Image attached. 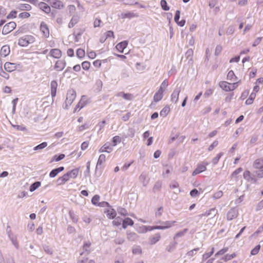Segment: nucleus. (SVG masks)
Segmentation results:
<instances>
[{
	"instance_id": "4c0bfd02",
	"label": "nucleus",
	"mask_w": 263,
	"mask_h": 263,
	"mask_svg": "<svg viewBox=\"0 0 263 263\" xmlns=\"http://www.w3.org/2000/svg\"><path fill=\"white\" fill-rule=\"evenodd\" d=\"M170 111V107L165 106L160 111V115L161 116L165 117H166Z\"/></svg>"
},
{
	"instance_id": "4d7b16f0",
	"label": "nucleus",
	"mask_w": 263,
	"mask_h": 263,
	"mask_svg": "<svg viewBox=\"0 0 263 263\" xmlns=\"http://www.w3.org/2000/svg\"><path fill=\"white\" fill-rule=\"evenodd\" d=\"M222 155H223L222 153H220L218 154L217 155V156L213 159L212 163L214 164H216L218 163V162L219 161V160L220 158V157L222 156Z\"/></svg>"
},
{
	"instance_id": "052dcab7",
	"label": "nucleus",
	"mask_w": 263,
	"mask_h": 263,
	"mask_svg": "<svg viewBox=\"0 0 263 263\" xmlns=\"http://www.w3.org/2000/svg\"><path fill=\"white\" fill-rule=\"evenodd\" d=\"M9 237L11 240L12 244L15 246V247L16 249H18L19 245H18V242L16 240V238L14 237H11L10 235H9Z\"/></svg>"
},
{
	"instance_id": "e433bc0d",
	"label": "nucleus",
	"mask_w": 263,
	"mask_h": 263,
	"mask_svg": "<svg viewBox=\"0 0 263 263\" xmlns=\"http://www.w3.org/2000/svg\"><path fill=\"white\" fill-rule=\"evenodd\" d=\"M256 97V93L255 92H252L249 98L246 101V104L247 105H251L253 103V101Z\"/></svg>"
},
{
	"instance_id": "cd10ccee",
	"label": "nucleus",
	"mask_w": 263,
	"mask_h": 263,
	"mask_svg": "<svg viewBox=\"0 0 263 263\" xmlns=\"http://www.w3.org/2000/svg\"><path fill=\"white\" fill-rule=\"evenodd\" d=\"M135 129L134 128H129L127 130V133L123 135L124 138L128 137L133 138L135 136Z\"/></svg>"
},
{
	"instance_id": "1a4fd4ad",
	"label": "nucleus",
	"mask_w": 263,
	"mask_h": 263,
	"mask_svg": "<svg viewBox=\"0 0 263 263\" xmlns=\"http://www.w3.org/2000/svg\"><path fill=\"white\" fill-rule=\"evenodd\" d=\"M66 65V63L65 60H58L55 63L54 69L59 71H61L64 69Z\"/></svg>"
},
{
	"instance_id": "c85d7f7f",
	"label": "nucleus",
	"mask_w": 263,
	"mask_h": 263,
	"mask_svg": "<svg viewBox=\"0 0 263 263\" xmlns=\"http://www.w3.org/2000/svg\"><path fill=\"white\" fill-rule=\"evenodd\" d=\"M163 96V92L158 90L154 96V101L156 102L160 101Z\"/></svg>"
},
{
	"instance_id": "8fccbe9b",
	"label": "nucleus",
	"mask_w": 263,
	"mask_h": 263,
	"mask_svg": "<svg viewBox=\"0 0 263 263\" xmlns=\"http://www.w3.org/2000/svg\"><path fill=\"white\" fill-rule=\"evenodd\" d=\"M235 257H236V254L235 253H233V254H230H230H227L224 257H223L222 258V259L223 260L225 261H227L228 260H230L233 259Z\"/></svg>"
},
{
	"instance_id": "de8ad7c7",
	"label": "nucleus",
	"mask_w": 263,
	"mask_h": 263,
	"mask_svg": "<svg viewBox=\"0 0 263 263\" xmlns=\"http://www.w3.org/2000/svg\"><path fill=\"white\" fill-rule=\"evenodd\" d=\"M106 157L104 154H101L100 155L99 159L97 162V166L101 165L105 161Z\"/></svg>"
},
{
	"instance_id": "423d86ee",
	"label": "nucleus",
	"mask_w": 263,
	"mask_h": 263,
	"mask_svg": "<svg viewBox=\"0 0 263 263\" xmlns=\"http://www.w3.org/2000/svg\"><path fill=\"white\" fill-rule=\"evenodd\" d=\"M40 30L45 37H48L49 36V30L47 25L44 22H41L40 24Z\"/></svg>"
},
{
	"instance_id": "c756f323",
	"label": "nucleus",
	"mask_w": 263,
	"mask_h": 263,
	"mask_svg": "<svg viewBox=\"0 0 263 263\" xmlns=\"http://www.w3.org/2000/svg\"><path fill=\"white\" fill-rule=\"evenodd\" d=\"M177 244H178V243L177 241H172L166 247V250L168 252H172L176 248Z\"/></svg>"
},
{
	"instance_id": "ea45409f",
	"label": "nucleus",
	"mask_w": 263,
	"mask_h": 263,
	"mask_svg": "<svg viewBox=\"0 0 263 263\" xmlns=\"http://www.w3.org/2000/svg\"><path fill=\"white\" fill-rule=\"evenodd\" d=\"M167 86H168V81H167V80L165 79L161 83L160 87L159 89H158V90L163 92L165 91V89L167 88Z\"/></svg>"
},
{
	"instance_id": "0e129e2a",
	"label": "nucleus",
	"mask_w": 263,
	"mask_h": 263,
	"mask_svg": "<svg viewBox=\"0 0 263 263\" xmlns=\"http://www.w3.org/2000/svg\"><path fill=\"white\" fill-rule=\"evenodd\" d=\"M65 157L64 154H60L59 155H55L53 157V160H55V161H59L63 159H64Z\"/></svg>"
},
{
	"instance_id": "f704fd0d",
	"label": "nucleus",
	"mask_w": 263,
	"mask_h": 263,
	"mask_svg": "<svg viewBox=\"0 0 263 263\" xmlns=\"http://www.w3.org/2000/svg\"><path fill=\"white\" fill-rule=\"evenodd\" d=\"M138 238V235L134 232H127V238L129 241H135Z\"/></svg>"
},
{
	"instance_id": "69168bd1",
	"label": "nucleus",
	"mask_w": 263,
	"mask_h": 263,
	"mask_svg": "<svg viewBox=\"0 0 263 263\" xmlns=\"http://www.w3.org/2000/svg\"><path fill=\"white\" fill-rule=\"evenodd\" d=\"M228 251V248H224L222 249L219 250L215 254V256L223 255Z\"/></svg>"
},
{
	"instance_id": "6e6d98bb",
	"label": "nucleus",
	"mask_w": 263,
	"mask_h": 263,
	"mask_svg": "<svg viewBox=\"0 0 263 263\" xmlns=\"http://www.w3.org/2000/svg\"><path fill=\"white\" fill-rule=\"evenodd\" d=\"M260 249V246L259 245H257L251 251V254L252 255H256Z\"/></svg>"
},
{
	"instance_id": "2f4dec72",
	"label": "nucleus",
	"mask_w": 263,
	"mask_h": 263,
	"mask_svg": "<svg viewBox=\"0 0 263 263\" xmlns=\"http://www.w3.org/2000/svg\"><path fill=\"white\" fill-rule=\"evenodd\" d=\"M188 229H184L181 231H180L176 233L175 235L174 236V239L176 240L179 237H181L184 236V235L187 232Z\"/></svg>"
},
{
	"instance_id": "4468645a",
	"label": "nucleus",
	"mask_w": 263,
	"mask_h": 263,
	"mask_svg": "<svg viewBox=\"0 0 263 263\" xmlns=\"http://www.w3.org/2000/svg\"><path fill=\"white\" fill-rule=\"evenodd\" d=\"M38 7L41 10L47 14L49 13L51 11L50 7L44 2H40V4H39Z\"/></svg>"
},
{
	"instance_id": "3c124183",
	"label": "nucleus",
	"mask_w": 263,
	"mask_h": 263,
	"mask_svg": "<svg viewBox=\"0 0 263 263\" xmlns=\"http://www.w3.org/2000/svg\"><path fill=\"white\" fill-rule=\"evenodd\" d=\"M44 251L48 254L51 255L53 253V250L49 246L44 245L43 246Z\"/></svg>"
},
{
	"instance_id": "412c9836",
	"label": "nucleus",
	"mask_w": 263,
	"mask_h": 263,
	"mask_svg": "<svg viewBox=\"0 0 263 263\" xmlns=\"http://www.w3.org/2000/svg\"><path fill=\"white\" fill-rule=\"evenodd\" d=\"M161 238V235L159 233H156L154 234V235L152 236L149 240V243L151 245H154L158 241H159V240Z\"/></svg>"
},
{
	"instance_id": "72a5a7b5",
	"label": "nucleus",
	"mask_w": 263,
	"mask_h": 263,
	"mask_svg": "<svg viewBox=\"0 0 263 263\" xmlns=\"http://www.w3.org/2000/svg\"><path fill=\"white\" fill-rule=\"evenodd\" d=\"M243 178L249 182H252L255 181V179L251 177V173L249 171H246L243 173Z\"/></svg>"
},
{
	"instance_id": "2eb2a0df",
	"label": "nucleus",
	"mask_w": 263,
	"mask_h": 263,
	"mask_svg": "<svg viewBox=\"0 0 263 263\" xmlns=\"http://www.w3.org/2000/svg\"><path fill=\"white\" fill-rule=\"evenodd\" d=\"M58 87V83L56 81H52L50 83L51 89V96L52 98L56 96L57 88Z\"/></svg>"
},
{
	"instance_id": "a19ab883",
	"label": "nucleus",
	"mask_w": 263,
	"mask_h": 263,
	"mask_svg": "<svg viewBox=\"0 0 263 263\" xmlns=\"http://www.w3.org/2000/svg\"><path fill=\"white\" fill-rule=\"evenodd\" d=\"M86 105L85 97L84 96L82 97L81 99L77 105V108H80V109L83 108Z\"/></svg>"
},
{
	"instance_id": "7ed1b4c3",
	"label": "nucleus",
	"mask_w": 263,
	"mask_h": 263,
	"mask_svg": "<svg viewBox=\"0 0 263 263\" xmlns=\"http://www.w3.org/2000/svg\"><path fill=\"white\" fill-rule=\"evenodd\" d=\"M16 23L14 22H10L6 24L2 30L3 34H7L8 33L13 30L16 27Z\"/></svg>"
},
{
	"instance_id": "473e14b6",
	"label": "nucleus",
	"mask_w": 263,
	"mask_h": 263,
	"mask_svg": "<svg viewBox=\"0 0 263 263\" xmlns=\"http://www.w3.org/2000/svg\"><path fill=\"white\" fill-rule=\"evenodd\" d=\"M134 224V221L129 218H126L123 221L122 227L124 229H126L127 226H133Z\"/></svg>"
},
{
	"instance_id": "a878e982",
	"label": "nucleus",
	"mask_w": 263,
	"mask_h": 263,
	"mask_svg": "<svg viewBox=\"0 0 263 263\" xmlns=\"http://www.w3.org/2000/svg\"><path fill=\"white\" fill-rule=\"evenodd\" d=\"M253 166L255 168H263V159H256L253 163Z\"/></svg>"
},
{
	"instance_id": "58836bf2",
	"label": "nucleus",
	"mask_w": 263,
	"mask_h": 263,
	"mask_svg": "<svg viewBox=\"0 0 263 263\" xmlns=\"http://www.w3.org/2000/svg\"><path fill=\"white\" fill-rule=\"evenodd\" d=\"M41 183L40 181H36V182H34L30 185V186L29 187L30 191L33 192L36 189H37L39 186H41Z\"/></svg>"
},
{
	"instance_id": "a211bd4d",
	"label": "nucleus",
	"mask_w": 263,
	"mask_h": 263,
	"mask_svg": "<svg viewBox=\"0 0 263 263\" xmlns=\"http://www.w3.org/2000/svg\"><path fill=\"white\" fill-rule=\"evenodd\" d=\"M128 43L127 41H124L122 42L118 43L116 46V49L118 50L119 52L121 53L123 52L124 49L127 47Z\"/></svg>"
},
{
	"instance_id": "f03ea898",
	"label": "nucleus",
	"mask_w": 263,
	"mask_h": 263,
	"mask_svg": "<svg viewBox=\"0 0 263 263\" xmlns=\"http://www.w3.org/2000/svg\"><path fill=\"white\" fill-rule=\"evenodd\" d=\"M76 97V92L73 89H70L68 91L65 100L66 106H69L72 104Z\"/></svg>"
},
{
	"instance_id": "37998d69",
	"label": "nucleus",
	"mask_w": 263,
	"mask_h": 263,
	"mask_svg": "<svg viewBox=\"0 0 263 263\" xmlns=\"http://www.w3.org/2000/svg\"><path fill=\"white\" fill-rule=\"evenodd\" d=\"M117 210L118 213L122 216H126L128 215L127 211L125 208L119 206L117 208Z\"/></svg>"
},
{
	"instance_id": "338daca9",
	"label": "nucleus",
	"mask_w": 263,
	"mask_h": 263,
	"mask_svg": "<svg viewBox=\"0 0 263 263\" xmlns=\"http://www.w3.org/2000/svg\"><path fill=\"white\" fill-rule=\"evenodd\" d=\"M234 31L235 28L234 26H230L228 28L227 30L226 31V33L228 35L232 34L234 33Z\"/></svg>"
},
{
	"instance_id": "9b49d317",
	"label": "nucleus",
	"mask_w": 263,
	"mask_h": 263,
	"mask_svg": "<svg viewBox=\"0 0 263 263\" xmlns=\"http://www.w3.org/2000/svg\"><path fill=\"white\" fill-rule=\"evenodd\" d=\"M17 66L16 64L6 62L4 65L5 69L8 72H12L16 69Z\"/></svg>"
},
{
	"instance_id": "c03bdc74",
	"label": "nucleus",
	"mask_w": 263,
	"mask_h": 263,
	"mask_svg": "<svg viewBox=\"0 0 263 263\" xmlns=\"http://www.w3.org/2000/svg\"><path fill=\"white\" fill-rule=\"evenodd\" d=\"M214 252V248H212L210 252L205 253L202 255V261H204L209 258Z\"/></svg>"
},
{
	"instance_id": "79ce46f5",
	"label": "nucleus",
	"mask_w": 263,
	"mask_h": 263,
	"mask_svg": "<svg viewBox=\"0 0 263 263\" xmlns=\"http://www.w3.org/2000/svg\"><path fill=\"white\" fill-rule=\"evenodd\" d=\"M193 55V50L192 49H189L185 52V57L189 59V61H192V57Z\"/></svg>"
},
{
	"instance_id": "0eeeda50",
	"label": "nucleus",
	"mask_w": 263,
	"mask_h": 263,
	"mask_svg": "<svg viewBox=\"0 0 263 263\" xmlns=\"http://www.w3.org/2000/svg\"><path fill=\"white\" fill-rule=\"evenodd\" d=\"M238 216V211L234 208L231 209L227 213V218L228 220H231Z\"/></svg>"
},
{
	"instance_id": "20e7f679",
	"label": "nucleus",
	"mask_w": 263,
	"mask_h": 263,
	"mask_svg": "<svg viewBox=\"0 0 263 263\" xmlns=\"http://www.w3.org/2000/svg\"><path fill=\"white\" fill-rule=\"evenodd\" d=\"M209 163L208 162H203L201 163L198 164L197 168L193 171L192 173L193 176H195L200 173L205 171L206 169V165Z\"/></svg>"
},
{
	"instance_id": "13d9d810",
	"label": "nucleus",
	"mask_w": 263,
	"mask_h": 263,
	"mask_svg": "<svg viewBox=\"0 0 263 263\" xmlns=\"http://www.w3.org/2000/svg\"><path fill=\"white\" fill-rule=\"evenodd\" d=\"M199 250V248H195V249H193L192 250L189 251L186 253V255L189 257H192L196 254V252H197Z\"/></svg>"
},
{
	"instance_id": "603ef678",
	"label": "nucleus",
	"mask_w": 263,
	"mask_h": 263,
	"mask_svg": "<svg viewBox=\"0 0 263 263\" xmlns=\"http://www.w3.org/2000/svg\"><path fill=\"white\" fill-rule=\"evenodd\" d=\"M161 6L162 8L165 11H168L170 9V7L167 6V2L165 0L161 1Z\"/></svg>"
},
{
	"instance_id": "680f3d73",
	"label": "nucleus",
	"mask_w": 263,
	"mask_h": 263,
	"mask_svg": "<svg viewBox=\"0 0 263 263\" xmlns=\"http://www.w3.org/2000/svg\"><path fill=\"white\" fill-rule=\"evenodd\" d=\"M69 216L70 218H71L72 220L74 222H77L78 220V218L77 216L74 214L73 212L70 211L69 213Z\"/></svg>"
},
{
	"instance_id": "6e6552de",
	"label": "nucleus",
	"mask_w": 263,
	"mask_h": 263,
	"mask_svg": "<svg viewBox=\"0 0 263 263\" xmlns=\"http://www.w3.org/2000/svg\"><path fill=\"white\" fill-rule=\"evenodd\" d=\"M139 180L143 186H146L148 184L149 179L147 178V174L145 172H143L140 175Z\"/></svg>"
},
{
	"instance_id": "dca6fc26",
	"label": "nucleus",
	"mask_w": 263,
	"mask_h": 263,
	"mask_svg": "<svg viewBox=\"0 0 263 263\" xmlns=\"http://www.w3.org/2000/svg\"><path fill=\"white\" fill-rule=\"evenodd\" d=\"M217 213V211L216 210V209L215 208H212L204 213L199 215V217L202 218L203 216H209L210 215H212L213 217H214Z\"/></svg>"
},
{
	"instance_id": "7c9ffc66",
	"label": "nucleus",
	"mask_w": 263,
	"mask_h": 263,
	"mask_svg": "<svg viewBox=\"0 0 263 263\" xmlns=\"http://www.w3.org/2000/svg\"><path fill=\"white\" fill-rule=\"evenodd\" d=\"M51 6L54 8L59 9L64 8V5L60 1H55L51 4Z\"/></svg>"
},
{
	"instance_id": "aec40b11",
	"label": "nucleus",
	"mask_w": 263,
	"mask_h": 263,
	"mask_svg": "<svg viewBox=\"0 0 263 263\" xmlns=\"http://www.w3.org/2000/svg\"><path fill=\"white\" fill-rule=\"evenodd\" d=\"M230 85V83L226 81H221L219 83V87L226 91H231Z\"/></svg>"
},
{
	"instance_id": "864d4df0",
	"label": "nucleus",
	"mask_w": 263,
	"mask_h": 263,
	"mask_svg": "<svg viewBox=\"0 0 263 263\" xmlns=\"http://www.w3.org/2000/svg\"><path fill=\"white\" fill-rule=\"evenodd\" d=\"M121 141V138L118 136H116L115 137H113L112 138V143H113V146H116L118 143H120Z\"/></svg>"
},
{
	"instance_id": "f8f14e48",
	"label": "nucleus",
	"mask_w": 263,
	"mask_h": 263,
	"mask_svg": "<svg viewBox=\"0 0 263 263\" xmlns=\"http://www.w3.org/2000/svg\"><path fill=\"white\" fill-rule=\"evenodd\" d=\"M176 222L175 221H166L161 222L162 226H160L159 229L160 230H165L171 228L174 223Z\"/></svg>"
},
{
	"instance_id": "09e8293b",
	"label": "nucleus",
	"mask_w": 263,
	"mask_h": 263,
	"mask_svg": "<svg viewBox=\"0 0 263 263\" xmlns=\"http://www.w3.org/2000/svg\"><path fill=\"white\" fill-rule=\"evenodd\" d=\"M100 200V196L98 195H95L91 199V202L93 204L99 205V201Z\"/></svg>"
},
{
	"instance_id": "4be33fe9",
	"label": "nucleus",
	"mask_w": 263,
	"mask_h": 263,
	"mask_svg": "<svg viewBox=\"0 0 263 263\" xmlns=\"http://www.w3.org/2000/svg\"><path fill=\"white\" fill-rule=\"evenodd\" d=\"M64 170L63 166H61L57 168L52 170L49 173V177L51 178L55 177L59 173L62 172Z\"/></svg>"
},
{
	"instance_id": "49530a36",
	"label": "nucleus",
	"mask_w": 263,
	"mask_h": 263,
	"mask_svg": "<svg viewBox=\"0 0 263 263\" xmlns=\"http://www.w3.org/2000/svg\"><path fill=\"white\" fill-rule=\"evenodd\" d=\"M77 56L80 58L82 59L85 56V51L84 50L79 48L77 50Z\"/></svg>"
},
{
	"instance_id": "e2e57ef3",
	"label": "nucleus",
	"mask_w": 263,
	"mask_h": 263,
	"mask_svg": "<svg viewBox=\"0 0 263 263\" xmlns=\"http://www.w3.org/2000/svg\"><path fill=\"white\" fill-rule=\"evenodd\" d=\"M90 64L88 61H85L82 63V67L83 69L84 70H88L90 67Z\"/></svg>"
},
{
	"instance_id": "bf43d9fd",
	"label": "nucleus",
	"mask_w": 263,
	"mask_h": 263,
	"mask_svg": "<svg viewBox=\"0 0 263 263\" xmlns=\"http://www.w3.org/2000/svg\"><path fill=\"white\" fill-rule=\"evenodd\" d=\"M133 253L134 254H141L142 253V250L140 247L137 246L133 249Z\"/></svg>"
},
{
	"instance_id": "c9c22d12",
	"label": "nucleus",
	"mask_w": 263,
	"mask_h": 263,
	"mask_svg": "<svg viewBox=\"0 0 263 263\" xmlns=\"http://www.w3.org/2000/svg\"><path fill=\"white\" fill-rule=\"evenodd\" d=\"M17 8L21 10H30L31 6L28 4H21L17 6Z\"/></svg>"
},
{
	"instance_id": "774afa93",
	"label": "nucleus",
	"mask_w": 263,
	"mask_h": 263,
	"mask_svg": "<svg viewBox=\"0 0 263 263\" xmlns=\"http://www.w3.org/2000/svg\"><path fill=\"white\" fill-rule=\"evenodd\" d=\"M263 208V199L259 202L256 207V211H259Z\"/></svg>"
},
{
	"instance_id": "5fc2aeb1",
	"label": "nucleus",
	"mask_w": 263,
	"mask_h": 263,
	"mask_svg": "<svg viewBox=\"0 0 263 263\" xmlns=\"http://www.w3.org/2000/svg\"><path fill=\"white\" fill-rule=\"evenodd\" d=\"M123 98L126 100L131 101L134 98V96L131 93H125L123 95Z\"/></svg>"
},
{
	"instance_id": "b1692460",
	"label": "nucleus",
	"mask_w": 263,
	"mask_h": 263,
	"mask_svg": "<svg viewBox=\"0 0 263 263\" xmlns=\"http://www.w3.org/2000/svg\"><path fill=\"white\" fill-rule=\"evenodd\" d=\"M10 48L8 46H3L1 49L0 54L1 56L6 57L10 53Z\"/></svg>"
},
{
	"instance_id": "f257e3e1",
	"label": "nucleus",
	"mask_w": 263,
	"mask_h": 263,
	"mask_svg": "<svg viewBox=\"0 0 263 263\" xmlns=\"http://www.w3.org/2000/svg\"><path fill=\"white\" fill-rule=\"evenodd\" d=\"M35 41L34 37L32 35H24L18 40V44L23 47L27 46Z\"/></svg>"
},
{
	"instance_id": "bb28decb",
	"label": "nucleus",
	"mask_w": 263,
	"mask_h": 263,
	"mask_svg": "<svg viewBox=\"0 0 263 263\" xmlns=\"http://www.w3.org/2000/svg\"><path fill=\"white\" fill-rule=\"evenodd\" d=\"M104 212L106 213L107 217L110 219H114L117 215L116 211L113 209L107 210Z\"/></svg>"
},
{
	"instance_id": "5701e85b",
	"label": "nucleus",
	"mask_w": 263,
	"mask_h": 263,
	"mask_svg": "<svg viewBox=\"0 0 263 263\" xmlns=\"http://www.w3.org/2000/svg\"><path fill=\"white\" fill-rule=\"evenodd\" d=\"M69 180L68 178V175L65 174L62 177H59L57 180V183L58 185H61L64 184L66 182Z\"/></svg>"
},
{
	"instance_id": "a18cd8bd",
	"label": "nucleus",
	"mask_w": 263,
	"mask_h": 263,
	"mask_svg": "<svg viewBox=\"0 0 263 263\" xmlns=\"http://www.w3.org/2000/svg\"><path fill=\"white\" fill-rule=\"evenodd\" d=\"M47 146V143L44 142H43V143L39 144L38 145L35 146L33 148V149L34 151L42 149L44 148L45 147H46Z\"/></svg>"
},
{
	"instance_id": "393cba45",
	"label": "nucleus",
	"mask_w": 263,
	"mask_h": 263,
	"mask_svg": "<svg viewBox=\"0 0 263 263\" xmlns=\"http://www.w3.org/2000/svg\"><path fill=\"white\" fill-rule=\"evenodd\" d=\"M80 17L78 15H73L68 24L69 28H72L79 21Z\"/></svg>"
},
{
	"instance_id": "39448f33",
	"label": "nucleus",
	"mask_w": 263,
	"mask_h": 263,
	"mask_svg": "<svg viewBox=\"0 0 263 263\" xmlns=\"http://www.w3.org/2000/svg\"><path fill=\"white\" fill-rule=\"evenodd\" d=\"M181 91V87H176L171 96V101L176 104L178 101L179 93Z\"/></svg>"
},
{
	"instance_id": "ddd939ff",
	"label": "nucleus",
	"mask_w": 263,
	"mask_h": 263,
	"mask_svg": "<svg viewBox=\"0 0 263 263\" xmlns=\"http://www.w3.org/2000/svg\"><path fill=\"white\" fill-rule=\"evenodd\" d=\"M49 54L50 56L55 59H60L62 56L61 51L57 48L51 49Z\"/></svg>"
},
{
	"instance_id": "f3484780",
	"label": "nucleus",
	"mask_w": 263,
	"mask_h": 263,
	"mask_svg": "<svg viewBox=\"0 0 263 263\" xmlns=\"http://www.w3.org/2000/svg\"><path fill=\"white\" fill-rule=\"evenodd\" d=\"M79 169L78 168H76L74 169H73L67 173H66L67 175H68V178L69 179L70 178H76L78 174H79Z\"/></svg>"
},
{
	"instance_id": "6ab92c4d",
	"label": "nucleus",
	"mask_w": 263,
	"mask_h": 263,
	"mask_svg": "<svg viewBox=\"0 0 263 263\" xmlns=\"http://www.w3.org/2000/svg\"><path fill=\"white\" fill-rule=\"evenodd\" d=\"M112 151V147L110 145L106 143L104 144L99 150V153L107 152L110 153Z\"/></svg>"
},
{
	"instance_id": "9d476101",
	"label": "nucleus",
	"mask_w": 263,
	"mask_h": 263,
	"mask_svg": "<svg viewBox=\"0 0 263 263\" xmlns=\"http://www.w3.org/2000/svg\"><path fill=\"white\" fill-rule=\"evenodd\" d=\"M90 246L91 243L90 241L84 243L83 246V252L80 253V255L82 256L84 254H86L87 255H88L91 252Z\"/></svg>"
}]
</instances>
